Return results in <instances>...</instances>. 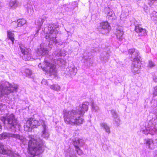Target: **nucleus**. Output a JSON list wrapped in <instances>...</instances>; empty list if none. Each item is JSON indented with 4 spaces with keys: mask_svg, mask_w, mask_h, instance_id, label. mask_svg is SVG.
<instances>
[{
    "mask_svg": "<svg viewBox=\"0 0 157 157\" xmlns=\"http://www.w3.org/2000/svg\"><path fill=\"white\" fill-rule=\"evenodd\" d=\"M50 47L47 46L44 43L40 45V49H38L36 53V56H33V58L36 59L39 58L41 56L46 55L45 59L43 64H39L38 67L42 70L49 74L50 76H52L53 78H56L57 77V71L55 68V66L52 63L53 61L55 64L59 65L60 66L65 63V61L61 58L60 56L64 57L66 55V52L64 50H58L55 52L52 56L49 58L48 53L49 51L51 49Z\"/></svg>",
    "mask_w": 157,
    "mask_h": 157,
    "instance_id": "f257e3e1",
    "label": "nucleus"
},
{
    "mask_svg": "<svg viewBox=\"0 0 157 157\" xmlns=\"http://www.w3.org/2000/svg\"><path fill=\"white\" fill-rule=\"evenodd\" d=\"M89 105L88 102H85L80 105L76 110H63V117L65 122L71 125L82 124L84 121L82 117L85 112L88 110Z\"/></svg>",
    "mask_w": 157,
    "mask_h": 157,
    "instance_id": "f03ea898",
    "label": "nucleus"
},
{
    "mask_svg": "<svg viewBox=\"0 0 157 157\" xmlns=\"http://www.w3.org/2000/svg\"><path fill=\"white\" fill-rule=\"evenodd\" d=\"M28 138V150L29 153L32 156L38 155L43 151V142L40 138H37L36 136L29 135Z\"/></svg>",
    "mask_w": 157,
    "mask_h": 157,
    "instance_id": "7ed1b4c3",
    "label": "nucleus"
},
{
    "mask_svg": "<svg viewBox=\"0 0 157 157\" xmlns=\"http://www.w3.org/2000/svg\"><path fill=\"white\" fill-rule=\"evenodd\" d=\"M40 123L43 128V130L41 132V136L45 139H48L49 136L48 127L45 124L44 121L43 120H40L39 122L34 119H30L27 121L26 123L25 124L24 130L26 131H30L32 128L37 127L40 125Z\"/></svg>",
    "mask_w": 157,
    "mask_h": 157,
    "instance_id": "20e7f679",
    "label": "nucleus"
},
{
    "mask_svg": "<svg viewBox=\"0 0 157 157\" xmlns=\"http://www.w3.org/2000/svg\"><path fill=\"white\" fill-rule=\"evenodd\" d=\"M129 57L133 63L131 66V71L134 75L139 74L140 72L141 61L138 51L134 49L128 50Z\"/></svg>",
    "mask_w": 157,
    "mask_h": 157,
    "instance_id": "39448f33",
    "label": "nucleus"
},
{
    "mask_svg": "<svg viewBox=\"0 0 157 157\" xmlns=\"http://www.w3.org/2000/svg\"><path fill=\"white\" fill-rule=\"evenodd\" d=\"M17 88V84H11L7 82H3L0 85V101H2L5 99V95H7L11 92H16Z\"/></svg>",
    "mask_w": 157,
    "mask_h": 157,
    "instance_id": "423d86ee",
    "label": "nucleus"
},
{
    "mask_svg": "<svg viewBox=\"0 0 157 157\" xmlns=\"http://www.w3.org/2000/svg\"><path fill=\"white\" fill-rule=\"evenodd\" d=\"M1 120L4 123L7 121L10 128L11 129V130L14 131H16L17 130H20L21 125L13 114L8 113L6 116L1 117Z\"/></svg>",
    "mask_w": 157,
    "mask_h": 157,
    "instance_id": "0eeeda50",
    "label": "nucleus"
},
{
    "mask_svg": "<svg viewBox=\"0 0 157 157\" xmlns=\"http://www.w3.org/2000/svg\"><path fill=\"white\" fill-rule=\"evenodd\" d=\"M50 27H48V30L49 32L48 33H47L48 28H44V34H46L44 35L45 38L48 40H50L53 43L57 44L58 43L56 40V35L58 33V30L56 29L55 27H52V26L49 25Z\"/></svg>",
    "mask_w": 157,
    "mask_h": 157,
    "instance_id": "6e6552de",
    "label": "nucleus"
},
{
    "mask_svg": "<svg viewBox=\"0 0 157 157\" xmlns=\"http://www.w3.org/2000/svg\"><path fill=\"white\" fill-rule=\"evenodd\" d=\"M10 138H14L20 140L22 144H23L24 145H27L28 142L25 138L22 136H20L18 134L6 132L0 134V140H2Z\"/></svg>",
    "mask_w": 157,
    "mask_h": 157,
    "instance_id": "1a4fd4ad",
    "label": "nucleus"
},
{
    "mask_svg": "<svg viewBox=\"0 0 157 157\" xmlns=\"http://www.w3.org/2000/svg\"><path fill=\"white\" fill-rule=\"evenodd\" d=\"M22 53L23 54V59L25 60H29L31 59V50L26 48L23 44H20L19 46Z\"/></svg>",
    "mask_w": 157,
    "mask_h": 157,
    "instance_id": "9d476101",
    "label": "nucleus"
},
{
    "mask_svg": "<svg viewBox=\"0 0 157 157\" xmlns=\"http://www.w3.org/2000/svg\"><path fill=\"white\" fill-rule=\"evenodd\" d=\"M144 143L148 149L153 150L157 147V138L155 140L150 138L144 139Z\"/></svg>",
    "mask_w": 157,
    "mask_h": 157,
    "instance_id": "9b49d317",
    "label": "nucleus"
},
{
    "mask_svg": "<svg viewBox=\"0 0 157 157\" xmlns=\"http://www.w3.org/2000/svg\"><path fill=\"white\" fill-rule=\"evenodd\" d=\"M0 153L9 155L10 157H21L17 154L14 153L10 150H6L3 145L0 143Z\"/></svg>",
    "mask_w": 157,
    "mask_h": 157,
    "instance_id": "f8f14e48",
    "label": "nucleus"
},
{
    "mask_svg": "<svg viewBox=\"0 0 157 157\" xmlns=\"http://www.w3.org/2000/svg\"><path fill=\"white\" fill-rule=\"evenodd\" d=\"M84 144V141L81 139H78L73 142V145L75 148V151L78 154L81 155L83 154L82 151L79 148L80 146H82Z\"/></svg>",
    "mask_w": 157,
    "mask_h": 157,
    "instance_id": "ddd939ff",
    "label": "nucleus"
},
{
    "mask_svg": "<svg viewBox=\"0 0 157 157\" xmlns=\"http://www.w3.org/2000/svg\"><path fill=\"white\" fill-rule=\"evenodd\" d=\"M77 69L73 64H71L66 69V73L70 76L75 75L77 72Z\"/></svg>",
    "mask_w": 157,
    "mask_h": 157,
    "instance_id": "4468645a",
    "label": "nucleus"
},
{
    "mask_svg": "<svg viewBox=\"0 0 157 157\" xmlns=\"http://www.w3.org/2000/svg\"><path fill=\"white\" fill-rule=\"evenodd\" d=\"M100 27L104 32H102V34H105L109 32L111 29L109 23L107 21L102 22L100 24Z\"/></svg>",
    "mask_w": 157,
    "mask_h": 157,
    "instance_id": "2eb2a0df",
    "label": "nucleus"
},
{
    "mask_svg": "<svg viewBox=\"0 0 157 157\" xmlns=\"http://www.w3.org/2000/svg\"><path fill=\"white\" fill-rule=\"evenodd\" d=\"M105 13L107 15V17H112L113 19H115L117 17L115 16L113 10L109 7H105L104 10Z\"/></svg>",
    "mask_w": 157,
    "mask_h": 157,
    "instance_id": "dca6fc26",
    "label": "nucleus"
},
{
    "mask_svg": "<svg viewBox=\"0 0 157 157\" xmlns=\"http://www.w3.org/2000/svg\"><path fill=\"white\" fill-rule=\"evenodd\" d=\"M26 8L28 13L29 15H32L34 13V10L33 6L30 1H28L27 4L25 5Z\"/></svg>",
    "mask_w": 157,
    "mask_h": 157,
    "instance_id": "f3484780",
    "label": "nucleus"
},
{
    "mask_svg": "<svg viewBox=\"0 0 157 157\" xmlns=\"http://www.w3.org/2000/svg\"><path fill=\"white\" fill-rule=\"evenodd\" d=\"M135 30L136 32L139 33L141 36H145L147 34L146 30L141 27L139 25H136L135 26Z\"/></svg>",
    "mask_w": 157,
    "mask_h": 157,
    "instance_id": "a211bd4d",
    "label": "nucleus"
},
{
    "mask_svg": "<svg viewBox=\"0 0 157 157\" xmlns=\"http://www.w3.org/2000/svg\"><path fill=\"white\" fill-rule=\"evenodd\" d=\"M26 21L24 19H19L16 21L13 22L12 23V25H15L14 28H16L17 26L21 27L26 23Z\"/></svg>",
    "mask_w": 157,
    "mask_h": 157,
    "instance_id": "6ab92c4d",
    "label": "nucleus"
},
{
    "mask_svg": "<svg viewBox=\"0 0 157 157\" xmlns=\"http://www.w3.org/2000/svg\"><path fill=\"white\" fill-rule=\"evenodd\" d=\"M115 34L117 39L119 41H121L123 38L124 32L122 29L120 28L117 29Z\"/></svg>",
    "mask_w": 157,
    "mask_h": 157,
    "instance_id": "aec40b11",
    "label": "nucleus"
},
{
    "mask_svg": "<svg viewBox=\"0 0 157 157\" xmlns=\"http://www.w3.org/2000/svg\"><path fill=\"white\" fill-rule=\"evenodd\" d=\"M19 5V2L17 0H11L10 1L8 6L10 9H15Z\"/></svg>",
    "mask_w": 157,
    "mask_h": 157,
    "instance_id": "412c9836",
    "label": "nucleus"
},
{
    "mask_svg": "<svg viewBox=\"0 0 157 157\" xmlns=\"http://www.w3.org/2000/svg\"><path fill=\"white\" fill-rule=\"evenodd\" d=\"M46 19V18L45 17H42L41 18L39 19L38 21L37 22V25L38 26V28L36 31V33L34 35L35 36H37V33L40 30L43 23Z\"/></svg>",
    "mask_w": 157,
    "mask_h": 157,
    "instance_id": "4be33fe9",
    "label": "nucleus"
},
{
    "mask_svg": "<svg viewBox=\"0 0 157 157\" xmlns=\"http://www.w3.org/2000/svg\"><path fill=\"white\" fill-rule=\"evenodd\" d=\"M49 87L50 89L57 92L59 91L60 90L61 87L57 84H53L52 85H50Z\"/></svg>",
    "mask_w": 157,
    "mask_h": 157,
    "instance_id": "5701e85b",
    "label": "nucleus"
},
{
    "mask_svg": "<svg viewBox=\"0 0 157 157\" xmlns=\"http://www.w3.org/2000/svg\"><path fill=\"white\" fill-rule=\"evenodd\" d=\"M100 126L101 127L104 129L105 130V132L108 133H109L110 132V128L107 125V124L104 122H102L100 123Z\"/></svg>",
    "mask_w": 157,
    "mask_h": 157,
    "instance_id": "b1692460",
    "label": "nucleus"
},
{
    "mask_svg": "<svg viewBox=\"0 0 157 157\" xmlns=\"http://www.w3.org/2000/svg\"><path fill=\"white\" fill-rule=\"evenodd\" d=\"M91 109L93 112H98L100 110L99 107L92 102L91 105Z\"/></svg>",
    "mask_w": 157,
    "mask_h": 157,
    "instance_id": "393cba45",
    "label": "nucleus"
},
{
    "mask_svg": "<svg viewBox=\"0 0 157 157\" xmlns=\"http://www.w3.org/2000/svg\"><path fill=\"white\" fill-rule=\"evenodd\" d=\"M7 36L12 41L13 44L14 40L13 33L11 31H7Z\"/></svg>",
    "mask_w": 157,
    "mask_h": 157,
    "instance_id": "a878e982",
    "label": "nucleus"
},
{
    "mask_svg": "<svg viewBox=\"0 0 157 157\" xmlns=\"http://www.w3.org/2000/svg\"><path fill=\"white\" fill-rule=\"evenodd\" d=\"M7 106L4 104L0 103V115L2 114L4 111L6 109Z\"/></svg>",
    "mask_w": 157,
    "mask_h": 157,
    "instance_id": "bb28decb",
    "label": "nucleus"
},
{
    "mask_svg": "<svg viewBox=\"0 0 157 157\" xmlns=\"http://www.w3.org/2000/svg\"><path fill=\"white\" fill-rule=\"evenodd\" d=\"M127 16V13L125 12H122L120 16V19L123 21H125L126 19V17Z\"/></svg>",
    "mask_w": 157,
    "mask_h": 157,
    "instance_id": "cd10ccee",
    "label": "nucleus"
},
{
    "mask_svg": "<svg viewBox=\"0 0 157 157\" xmlns=\"http://www.w3.org/2000/svg\"><path fill=\"white\" fill-rule=\"evenodd\" d=\"M114 121H115L116 125L118 126L120 124V120L117 115V117H114Z\"/></svg>",
    "mask_w": 157,
    "mask_h": 157,
    "instance_id": "c85d7f7f",
    "label": "nucleus"
},
{
    "mask_svg": "<svg viewBox=\"0 0 157 157\" xmlns=\"http://www.w3.org/2000/svg\"><path fill=\"white\" fill-rule=\"evenodd\" d=\"M24 72L27 75H30L32 73V71L29 69H25L24 71Z\"/></svg>",
    "mask_w": 157,
    "mask_h": 157,
    "instance_id": "c756f323",
    "label": "nucleus"
},
{
    "mask_svg": "<svg viewBox=\"0 0 157 157\" xmlns=\"http://www.w3.org/2000/svg\"><path fill=\"white\" fill-rule=\"evenodd\" d=\"M65 157H76V155L74 154H71L69 152L66 154Z\"/></svg>",
    "mask_w": 157,
    "mask_h": 157,
    "instance_id": "7c9ffc66",
    "label": "nucleus"
},
{
    "mask_svg": "<svg viewBox=\"0 0 157 157\" xmlns=\"http://www.w3.org/2000/svg\"><path fill=\"white\" fill-rule=\"evenodd\" d=\"M48 81L45 79H43L41 81V83L43 85H48Z\"/></svg>",
    "mask_w": 157,
    "mask_h": 157,
    "instance_id": "2f4dec72",
    "label": "nucleus"
},
{
    "mask_svg": "<svg viewBox=\"0 0 157 157\" xmlns=\"http://www.w3.org/2000/svg\"><path fill=\"white\" fill-rule=\"evenodd\" d=\"M111 114H112L113 117V118L114 117H117V115L114 110H112L111 111Z\"/></svg>",
    "mask_w": 157,
    "mask_h": 157,
    "instance_id": "473e14b6",
    "label": "nucleus"
},
{
    "mask_svg": "<svg viewBox=\"0 0 157 157\" xmlns=\"http://www.w3.org/2000/svg\"><path fill=\"white\" fill-rule=\"evenodd\" d=\"M154 65L153 63L151 61H149V63L148 64V66L150 67H151L153 66Z\"/></svg>",
    "mask_w": 157,
    "mask_h": 157,
    "instance_id": "72a5a7b5",
    "label": "nucleus"
},
{
    "mask_svg": "<svg viewBox=\"0 0 157 157\" xmlns=\"http://www.w3.org/2000/svg\"><path fill=\"white\" fill-rule=\"evenodd\" d=\"M102 148L104 150H106L108 149L109 147L106 145H103L102 146Z\"/></svg>",
    "mask_w": 157,
    "mask_h": 157,
    "instance_id": "f704fd0d",
    "label": "nucleus"
},
{
    "mask_svg": "<svg viewBox=\"0 0 157 157\" xmlns=\"http://www.w3.org/2000/svg\"><path fill=\"white\" fill-rule=\"evenodd\" d=\"M154 94L155 95H157V86L154 88Z\"/></svg>",
    "mask_w": 157,
    "mask_h": 157,
    "instance_id": "c9c22d12",
    "label": "nucleus"
},
{
    "mask_svg": "<svg viewBox=\"0 0 157 157\" xmlns=\"http://www.w3.org/2000/svg\"><path fill=\"white\" fill-rule=\"evenodd\" d=\"M153 155L154 157H157V150H155L154 151Z\"/></svg>",
    "mask_w": 157,
    "mask_h": 157,
    "instance_id": "e433bc0d",
    "label": "nucleus"
},
{
    "mask_svg": "<svg viewBox=\"0 0 157 157\" xmlns=\"http://www.w3.org/2000/svg\"><path fill=\"white\" fill-rule=\"evenodd\" d=\"M2 130V126L1 125V124L0 123V132Z\"/></svg>",
    "mask_w": 157,
    "mask_h": 157,
    "instance_id": "4c0bfd02",
    "label": "nucleus"
},
{
    "mask_svg": "<svg viewBox=\"0 0 157 157\" xmlns=\"http://www.w3.org/2000/svg\"><path fill=\"white\" fill-rule=\"evenodd\" d=\"M74 3L75 4V6H77V3L76 2H74Z\"/></svg>",
    "mask_w": 157,
    "mask_h": 157,
    "instance_id": "58836bf2",
    "label": "nucleus"
},
{
    "mask_svg": "<svg viewBox=\"0 0 157 157\" xmlns=\"http://www.w3.org/2000/svg\"><path fill=\"white\" fill-rule=\"evenodd\" d=\"M137 2L140 1L141 0H136Z\"/></svg>",
    "mask_w": 157,
    "mask_h": 157,
    "instance_id": "ea45409f",
    "label": "nucleus"
},
{
    "mask_svg": "<svg viewBox=\"0 0 157 157\" xmlns=\"http://www.w3.org/2000/svg\"><path fill=\"white\" fill-rule=\"evenodd\" d=\"M59 44H61L60 43H59Z\"/></svg>",
    "mask_w": 157,
    "mask_h": 157,
    "instance_id": "a19ab883",
    "label": "nucleus"
},
{
    "mask_svg": "<svg viewBox=\"0 0 157 157\" xmlns=\"http://www.w3.org/2000/svg\"><path fill=\"white\" fill-rule=\"evenodd\" d=\"M50 43H51V42H50V43H49V44H50Z\"/></svg>",
    "mask_w": 157,
    "mask_h": 157,
    "instance_id": "79ce46f5",
    "label": "nucleus"
},
{
    "mask_svg": "<svg viewBox=\"0 0 157 157\" xmlns=\"http://www.w3.org/2000/svg\"><path fill=\"white\" fill-rule=\"evenodd\" d=\"M95 52H97V51L96 50H95Z\"/></svg>",
    "mask_w": 157,
    "mask_h": 157,
    "instance_id": "37998d69",
    "label": "nucleus"
}]
</instances>
